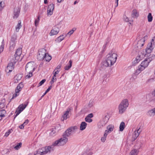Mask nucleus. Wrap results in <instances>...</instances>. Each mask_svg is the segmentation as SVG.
Segmentation results:
<instances>
[{
    "mask_svg": "<svg viewBox=\"0 0 155 155\" xmlns=\"http://www.w3.org/2000/svg\"><path fill=\"white\" fill-rule=\"evenodd\" d=\"M153 16L152 14L150 13H149L147 16L148 21L149 22H151L153 20Z\"/></svg>",
    "mask_w": 155,
    "mask_h": 155,
    "instance_id": "c9c22d12",
    "label": "nucleus"
},
{
    "mask_svg": "<svg viewBox=\"0 0 155 155\" xmlns=\"http://www.w3.org/2000/svg\"><path fill=\"white\" fill-rule=\"evenodd\" d=\"M22 76V75L20 74H17L14 78V83L18 82V81L21 79Z\"/></svg>",
    "mask_w": 155,
    "mask_h": 155,
    "instance_id": "4be33fe9",
    "label": "nucleus"
},
{
    "mask_svg": "<svg viewBox=\"0 0 155 155\" xmlns=\"http://www.w3.org/2000/svg\"><path fill=\"white\" fill-rule=\"evenodd\" d=\"M145 41V37L139 40L137 43V47L138 49H140L144 45Z\"/></svg>",
    "mask_w": 155,
    "mask_h": 155,
    "instance_id": "f3484780",
    "label": "nucleus"
},
{
    "mask_svg": "<svg viewBox=\"0 0 155 155\" xmlns=\"http://www.w3.org/2000/svg\"><path fill=\"white\" fill-rule=\"evenodd\" d=\"M29 121L28 119H27L25 121L23 124H24V125L25 126V125H26L28 123Z\"/></svg>",
    "mask_w": 155,
    "mask_h": 155,
    "instance_id": "4d7b16f0",
    "label": "nucleus"
},
{
    "mask_svg": "<svg viewBox=\"0 0 155 155\" xmlns=\"http://www.w3.org/2000/svg\"><path fill=\"white\" fill-rule=\"evenodd\" d=\"M56 131L55 130H54L53 128L51 129V132L50 133V135L51 136L53 135L54 134V133H55Z\"/></svg>",
    "mask_w": 155,
    "mask_h": 155,
    "instance_id": "8fccbe9b",
    "label": "nucleus"
},
{
    "mask_svg": "<svg viewBox=\"0 0 155 155\" xmlns=\"http://www.w3.org/2000/svg\"><path fill=\"white\" fill-rule=\"evenodd\" d=\"M54 81H55V80L51 79V81H50V84H52L54 83Z\"/></svg>",
    "mask_w": 155,
    "mask_h": 155,
    "instance_id": "338daca9",
    "label": "nucleus"
},
{
    "mask_svg": "<svg viewBox=\"0 0 155 155\" xmlns=\"http://www.w3.org/2000/svg\"><path fill=\"white\" fill-rule=\"evenodd\" d=\"M21 22H20V21H19V22L17 24V25L15 29L16 31L17 32H18L19 29L21 28Z\"/></svg>",
    "mask_w": 155,
    "mask_h": 155,
    "instance_id": "4c0bfd02",
    "label": "nucleus"
},
{
    "mask_svg": "<svg viewBox=\"0 0 155 155\" xmlns=\"http://www.w3.org/2000/svg\"><path fill=\"white\" fill-rule=\"evenodd\" d=\"M93 116V114L91 113L90 114H88L87 116L86 117H87L88 118H92Z\"/></svg>",
    "mask_w": 155,
    "mask_h": 155,
    "instance_id": "6e6d98bb",
    "label": "nucleus"
},
{
    "mask_svg": "<svg viewBox=\"0 0 155 155\" xmlns=\"http://www.w3.org/2000/svg\"><path fill=\"white\" fill-rule=\"evenodd\" d=\"M20 9L18 7L14 8L13 16L14 19L17 18L18 17L20 13Z\"/></svg>",
    "mask_w": 155,
    "mask_h": 155,
    "instance_id": "dca6fc26",
    "label": "nucleus"
},
{
    "mask_svg": "<svg viewBox=\"0 0 155 155\" xmlns=\"http://www.w3.org/2000/svg\"><path fill=\"white\" fill-rule=\"evenodd\" d=\"M114 63L113 62L107 57L106 60L102 62L101 64V68L103 69H104L105 68L107 67H110L114 64Z\"/></svg>",
    "mask_w": 155,
    "mask_h": 155,
    "instance_id": "20e7f679",
    "label": "nucleus"
},
{
    "mask_svg": "<svg viewBox=\"0 0 155 155\" xmlns=\"http://www.w3.org/2000/svg\"><path fill=\"white\" fill-rule=\"evenodd\" d=\"M2 3H3V4L4 3L3 2H2L0 1V6L2 8H1V10L2 8H3V7H4V5H2Z\"/></svg>",
    "mask_w": 155,
    "mask_h": 155,
    "instance_id": "bf43d9fd",
    "label": "nucleus"
},
{
    "mask_svg": "<svg viewBox=\"0 0 155 155\" xmlns=\"http://www.w3.org/2000/svg\"><path fill=\"white\" fill-rule=\"evenodd\" d=\"M16 39V37L15 35L12 36L11 37V41L10 42L11 45H13L15 44Z\"/></svg>",
    "mask_w": 155,
    "mask_h": 155,
    "instance_id": "72a5a7b5",
    "label": "nucleus"
},
{
    "mask_svg": "<svg viewBox=\"0 0 155 155\" xmlns=\"http://www.w3.org/2000/svg\"><path fill=\"white\" fill-rule=\"evenodd\" d=\"M59 71L58 70H56L54 71V70L53 72V74H54V76H55V75L56 76V75L58 74L59 72Z\"/></svg>",
    "mask_w": 155,
    "mask_h": 155,
    "instance_id": "5fc2aeb1",
    "label": "nucleus"
},
{
    "mask_svg": "<svg viewBox=\"0 0 155 155\" xmlns=\"http://www.w3.org/2000/svg\"><path fill=\"white\" fill-rule=\"evenodd\" d=\"M29 102L28 101H26L25 102V104H23L20 105L18 107V109L20 110H21L22 111L28 105Z\"/></svg>",
    "mask_w": 155,
    "mask_h": 155,
    "instance_id": "aec40b11",
    "label": "nucleus"
},
{
    "mask_svg": "<svg viewBox=\"0 0 155 155\" xmlns=\"http://www.w3.org/2000/svg\"><path fill=\"white\" fill-rule=\"evenodd\" d=\"M92 153L91 152L87 151L85 152L81 155H92Z\"/></svg>",
    "mask_w": 155,
    "mask_h": 155,
    "instance_id": "c03bdc74",
    "label": "nucleus"
},
{
    "mask_svg": "<svg viewBox=\"0 0 155 155\" xmlns=\"http://www.w3.org/2000/svg\"><path fill=\"white\" fill-rule=\"evenodd\" d=\"M152 44L151 43L149 45V44L147 45V48L146 49V51H145V52L146 53H150L151 51V48L152 47Z\"/></svg>",
    "mask_w": 155,
    "mask_h": 155,
    "instance_id": "393cba45",
    "label": "nucleus"
},
{
    "mask_svg": "<svg viewBox=\"0 0 155 155\" xmlns=\"http://www.w3.org/2000/svg\"><path fill=\"white\" fill-rule=\"evenodd\" d=\"M119 0H115V3L116 4V5H115V8L117 7L118 5V2Z\"/></svg>",
    "mask_w": 155,
    "mask_h": 155,
    "instance_id": "680f3d73",
    "label": "nucleus"
},
{
    "mask_svg": "<svg viewBox=\"0 0 155 155\" xmlns=\"http://www.w3.org/2000/svg\"><path fill=\"white\" fill-rule=\"evenodd\" d=\"M138 153V151L137 149H134L131 150L129 155H137Z\"/></svg>",
    "mask_w": 155,
    "mask_h": 155,
    "instance_id": "cd10ccee",
    "label": "nucleus"
},
{
    "mask_svg": "<svg viewBox=\"0 0 155 155\" xmlns=\"http://www.w3.org/2000/svg\"><path fill=\"white\" fill-rule=\"evenodd\" d=\"M22 53L21 48H19L16 51L14 55L15 61L16 62L19 59L20 56Z\"/></svg>",
    "mask_w": 155,
    "mask_h": 155,
    "instance_id": "f8f14e48",
    "label": "nucleus"
},
{
    "mask_svg": "<svg viewBox=\"0 0 155 155\" xmlns=\"http://www.w3.org/2000/svg\"><path fill=\"white\" fill-rule=\"evenodd\" d=\"M147 115L151 117L155 115V108L149 110L147 113Z\"/></svg>",
    "mask_w": 155,
    "mask_h": 155,
    "instance_id": "412c9836",
    "label": "nucleus"
},
{
    "mask_svg": "<svg viewBox=\"0 0 155 155\" xmlns=\"http://www.w3.org/2000/svg\"><path fill=\"white\" fill-rule=\"evenodd\" d=\"M54 5L53 4H51L48 5L47 9V14L48 15H51L53 14V11L54 9Z\"/></svg>",
    "mask_w": 155,
    "mask_h": 155,
    "instance_id": "4468645a",
    "label": "nucleus"
},
{
    "mask_svg": "<svg viewBox=\"0 0 155 155\" xmlns=\"http://www.w3.org/2000/svg\"><path fill=\"white\" fill-rule=\"evenodd\" d=\"M62 146V145L59 143V141L58 140L55 141L50 146H46L41 148L44 154H46L47 153H50L51 151H53L54 150V146Z\"/></svg>",
    "mask_w": 155,
    "mask_h": 155,
    "instance_id": "f03ea898",
    "label": "nucleus"
},
{
    "mask_svg": "<svg viewBox=\"0 0 155 155\" xmlns=\"http://www.w3.org/2000/svg\"><path fill=\"white\" fill-rule=\"evenodd\" d=\"M74 32V31L71 30L70 31L68 32L66 35H65V36H66L67 35H68L69 36H70Z\"/></svg>",
    "mask_w": 155,
    "mask_h": 155,
    "instance_id": "3c124183",
    "label": "nucleus"
},
{
    "mask_svg": "<svg viewBox=\"0 0 155 155\" xmlns=\"http://www.w3.org/2000/svg\"><path fill=\"white\" fill-rule=\"evenodd\" d=\"M33 62L31 61L27 64L25 66L26 72L34 71L35 70V68Z\"/></svg>",
    "mask_w": 155,
    "mask_h": 155,
    "instance_id": "0eeeda50",
    "label": "nucleus"
},
{
    "mask_svg": "<svg viewBox=\"0 0 155 155\" xmlns=\"http://www.w3.org/2000/svg\"><path fill=\"white\" fill-rule=\"evenodd\" d=\"M142 68L141 66H139L138 67L137 70H136V71L135 73L136 74H139L141 71H143V70H142Z\"/></svg>",
    "mask_w": 155,
    "mask_h": 155,
    "instance_id": "e433bc0d",
    "label": "nucleus"
},
{
    "mask_svg": "<svg viewBox=\"0 0 155 155\" xmlns=\"http://www.w3.org/2000/svg\"><path fill=\"white\" fill-rule=\"evenodd\" d=\"M108 134L104 132L103 136L101 138V140L103 142H104L106 140V138Z\"/></svg>",
    "mask_w": 155,
    "mask_h": 155,
    "instance_id": "7c9ffc66",
    "label": "nucleus"
},
{
    "mask_svg": "<svg viewBox=\"0 0 155 155\" xmlns=\"http://www.w3.org/2000/svg\"><path fill=\"white\" fill-rule=\"evenodd\" d=\"M16 61H15L14 59H12L11 60V62L8 64L5 69V71L8 73L11 72L12 70L14 69V64H15Z\"/></svg>",
    "mask_w": 155,
    "mask_h": 155,
    "instance_id": "6e6552de",
    "label": "nucleus"
},
{
    "mask_svg": "<svg viewBox=\"0 0 155 155\" xmlns=\"http://www.w3.org/2000/svg\"><path fill=\"white\" fill-rule=\"evenodd\" d=\"M70 108H68L67 110L65 112L64 114L63 115L61 118V120L63 121L64 120H66L67 118H69L70 117L69 114L71 111Z\"/></svg>",
    "mask_w": 155,
    "mask_h": 155,
    "instance_id": "ddd939ff",
    "label": "nucleus"
},
{
    "mask_svg": "<svg viewBox=\"0 0 155 155\" xmlns=\"http://www.w3.org/2000/svg\"><path fill=\"white\" fill-rule=\"evenodd\" d=\"M46 53L45 49L42 48L40 49L37 54V58L39 60H45V56Z\"/></svg>",
    "mask_w": 155,
    "mask_h": 155,
    "instance_id": "39448f33",
    "label": "nucleus"
},
{
    "mask_svg": "<svg viewBox=\"0 0 155 155\" xmlns=\"http://www.w3.org/2000/svg\"><path fill=\"white\" fill-rule=\"evenodd\" d=\"M78 130L77 126L71 127L68 128L64 133L62 137L59 139V143L64 145L68 141V137L73 135Z\"/></svg>",
    "mask_w": 155,
    "mask_h": 155,
    "instance_id": "f257e3e1",
    "label": "nucleus"
},
{
    "mask_svg": "<svg viewBox=\"0 0 155 155\" xmlns=\"http://www.w3.org/2000/svg\"><path fill=\"white\" fill-rule=\"evenodd\" d=\"M23 87L24 85L22 82H21L18 84L15 89V92L16 94L15 95H13V97H12L11 100H12L14 97H16L17 96L19 95V94H18L19 92V91H20L21 90L22 88ZM10 101H10L9 102H10Z\"/></svg>",
    "mask_w": 155,
    "mask_h": 155,
    "instance_id": "1a4fd4ad",
    "label": "nucleus"
},
{
    "mask_svg": "<svg viewBox=\"0 0 155 155\" xmlns=\"http://www.w3.org/2000/svg\"><path fill=\"white\" fill-rule=\"evenodd\" d=\"M138 16V13L136 9L133 10L132 11V16L133 18L137 17Z\"/></svg>",
    "mask_w": 155,
    "mask_h": 155,
    "instance_id": "2f4dec72",
    "label": "nucleus"
},
{
    "mask_svg": "<svg viewBox=\"0 0 155 155\" xmlns=\"http://www.w3.org/2000/svg\"><path fill=\"white\" fill-rule=\"evenodd\" d=\"M69 65L66 66L64 68V69L65 70H68L71 67L72 64V61L71 60H70L69 62Z\"/></svg>",
    "mask_w": 155,
    "mask_h": 155,
    "instance_id": "a878e982",
    "label": "nucleus"
},
{
    "mask_svg": "<svg viewBox=\"0 0 155 155\" xmlns=\"http://www.w3.org/2000/svg\"><path fill=\"white\" fill-rule=\"evenodd\" d=\"M33 71H31L29 72H26L25 74H26L25 77L26 78H29L31 77L32 76V72Z\"/></svg>",
    "mask_w": 155,
    "mask_h": 155,
    "instance_id": "f704fd0d",
    "label": "nucleus"
},
{
    "mask_svg": "<svg viewBox=\"0 0 155 155\" xmlns=\"http://www.w3.org/2000/svg\"><path fill=\"white\" fill-rule=\"evenodd\" d=\"M123 19L124 20L128 22L129 21V19L125 15L124 16Z\"/></svg>",
    "mask_w": 155,
    "mask_h": 155,
    "instance_id": "864d4df0",
    "label": "nucleus"
},
{
    "mask_svg": "<svg viewBox=\"0 0 155 155\" xmlns=\"http://www.w3.org/2000/svg\"><path fill=\"white\" fill-rule=\"evenodd\" d=\"M22 112L21 110H20L19 109V110H16V112H17L19 114H20Z\"/></svg>",
    "mask_w": 155,
    "mask_h": 155,
    "instance_id": "0e129e2a",
    "label": "nucleus"
},
{
    "mask_svg": "<svg viewBox=\"0 0 155 155\" xmlns=\"http://www.w3.org/2000/svg\"><path fill=\"white\" fill-rule=\"evenodd\" d=\"M43 151L42 150L41 148V149H38L37 151V153L36 154H35L34 155H44V153H43Z\"/></svg>",
    "mask_w": 155,
    "mask_h": 155,
    "instance_id": "473e14b6",
    "label": "nucleus"
},
{
    "mask_svg": "<svg viewBox=\"0 0 155 155\" xmlns=\"http://www.w3.org/2000/svg\"><path fill=\"white\" fill-rule=\"evenodd\" d=\"M24 124H22L20 126H19V128L21 129H23L24 128Z\"/></svg>",
    "mask_w": 155,
    "mask_h": 155,
    "instance_id": "e2e57ef3",
    "label": "nucleus"
},
{
    "mask_svg": "<svg viewBox=\"0 0 155 155\" xmlns=\"http://www.w3.org/2000/svg\"><path fill=\"white\" fill-rule=\"evenodd\" d=\"M5 105L4 103H1L0 104V108L2 109L5 107Z\"/></svg>",
    "mask_w": 155,
    "mask_h": 155,
    "instance_id": "603ef678",
    "label": "nucleus"
},
{
    "mask_svg": "<svg viewBox=\"0 0 155 155\" xmlns=\"http://www.w3.org/2000/svg\"><path fill=\"white\" fill-rule=\"evenodd\" d=\"M144 58V56L140 55L138 54L136 58V61L135 63H138L140 60H141L143 58Z\"/></svg>",
    "mask_w": 155,
    "mask_h": 155,
    "instance_id": "b1692460",
    "label": "nucleus"
},
{
    "mask_svg": "<svg viewBox=\"0 0 155 155\" xmlns=\"http://www.w3.org/2000/svg\"><path fill=\"white\" fill-rule=\"evenodd\" d=\"M111 52V53H109L107 56L113 62L115 63L117 58V55L115 53H112Z\"/></svg>",
    "mask_w": 155,
    "mask_h": 155,
    "instance_id": "9b49d317",
    "label": "nucleus"
},
{
    "mask_svg": "<svg viewBox=\"0 0 155 155\" xmlns=\"http://www.w3.org/2000/svg\"><path fill=\"white\" fill-rule=\"evenodd\" d=\"M61 65H59L58 66H57V67L56 68L54 69V71H55L57 69H60L61 68Z\"/></svg>",
    "mask_w": 155,
    "mask_h": 155,
    "instance_id": "052dcab7",
    "label": "nucleus"
},
{
    "mask_svg": "<svg viewBox=\"0 0 155 155\" xmlns=\"http://www.w3.org/2000/svg\"><path fill=\"white\" fill-rule=\"evenodd\" d=\"M12 129L9 130L5 134V136L7 137L9 134L12 132Z\"/></svg>",
    "mask_w": 155,
    "mask_h": 155,
    "instance_id": "37998d69",
    "label": "nucleus"
},
{
    "mask_svg": "<svg viewBox=\"0 0 155 155\" xmlns=\"http://www.w3.org/2000/svg\"><path fill=\"white\" fill-rule=\"evenodd\" d=\"M87 124L85 122H81L80 126V129L81 130H83L85 129L87 126Z\"/></svg>",
    "mask_w": 155,
    "mask_h": 155,
    "instance_id": "5701e85b",
    "label": "nucleus"
},
{
    "mask_svg": "<svg viewBox=\"0 0 155 155\" xmlns=\"http://www.w3.org/2000/svg\"><path fill=\"white\" fill-rule=\"evenodd\" d=\"M51 87H52L51 86H50L48 87V88L47 89V90L45 91L46 92V93L50 91V90H51Z\"/></svg>",
    "mask_w": 155,
    "mask_h": 155,
    "instance_id": "13d9d810",
    "label": "nucleus"
},
{
    "mask_svg": "<svg viewBox=\"0 0 155 155\" xmlns=\"http://www.w3.org/2000/svg\"><path fill=\"white\" fill-rule=\"evenodd\" d=\"M149 61H148L147 59H145L144 61H143L141 64L139 65L141 66L142 68V70H144L148 65Z\"/></svg>",
    "mask_w": 155,
    "mask_h": 155,
    "instance_id": "a211bd4d",
    "label": "nucleus"
},
{
    "mask_svg": "<svg viewBox=\"0 0 155 155\" xmlns=\"http://www.w3.org/2000/svg\"><path fill=\"white\" fill-rule=\"evenodd\" d=\"M108 116H105L97 124L98 127L99 128H101L104 126L107 123L109 120Z\"/></svg>",
    "mask_w": 155,
    "mask_h": 155,
    "instance_id": "423d86ee",
    "label": "nucleus"
},
{
    "mask_svg": "<svg viewBox=\"0 0 155 155\" xmlns=\"http://www.w3.org/2000/svg\"><path fill=\"white\" fill-rule=\"evenodd\" d=\"M129 105L128 101L125 99L122 101L118 106L119 113L122 114L124 112Z\"/></svg>",
    "mask_w": 155,
    "mask_h": 155,
    "instance_id": "7ed1b4c3",
    "label": "nucleus"
},
{
    "mask_svg": "<svg viewBox=\"0 0 155 155\" xmlns=\"http://www.w3.org/2000/svg\"><path fill=\"white\" fill-rule=\"evenodd\" d=\"M146 52H145V51L144 50L141 51H139L138 52V55H142L144 56V57H145V55H146Z\"/></svg>",
    "mask_w": 155,
    "mask_h": 155,
    "instance_id": "a19ab883",
    "label": "nucleus"
},
{
    "mask_svg": "<svg viewBox=\"0 0 155 155\" xmlns=\"http://www.w3.org/2000/svg\"><path fill=\"white\" fill-rule=\"evenodd\" d=\"M106 128L107 130L104 132L108 134L113 131L114 128V126L112 124H110L107 126Z\"/></svg>",
    "mask_w": 155,
    "mask_h": 155,
    "instance_id": "6ab92c4d",
    "label": "nucleus"
},
{
    "mask_svg": "<svg viewBox=\"0 0 155 155\" xmlns=\"http://www.w3.org/2000/svg\"><path fill=\"white\" fill-rule=\"evenodd\" d=\"M65 37H65L64 36V35H60L55 40V41L58 42H59L63 40Z\"/></svg>",
    "mask_w": 155,
    "mask_h": 155,
    "instance_id": "c85d7f7f",
    "label": "nucleus"
},
{
    "mask_svg": "<svg viewBox=\"0 0 155 155\" xmlns=\"http://www.w3.org/2000/svg\"><path fill=\"white\" fill-rule=\"evenodd\" d=\"M15 113H16V114L15 115V116L14 118V120L15 119V117L18 116V114H19L18 113H17V112H15Z\"/></svg>",
    "mask_w": 155,
    "mask_h": 155,
    "instance_id": "774afa93",
    "label": "nucleus"
},
{
    "mask_svg": "<svg viewBox=\"0 0 155 155\" xmlns=\"http://www.w3.org/2000/svg\"><path fill=\"white\" fill-rule=\"evenodd\" d=\"M85 120L86 122L89 123H91L92 121V119L90 118H87L86 117L85 118Z\"/></svg>",
    "mask_w": 155,
    "mask_h": 155,
    "instance_id": "09e8293b",
    "label": "nucleus"
},
{
    "mask_svg": "<svg viewBox=\"0 0 155 155\" xmlns=\"http://www.w3.org/2000/svg\"><path fill=\"white\" fill-rule=\"evenodd\" d=\"M59 28L58 25H56L54 26L52 29L49 33L50 36H52L57 35L59 31Z\"/></svg>",
    "mask_w": 155,
    "mask_h": 155,
    "instance_id": "9d476101",
    "label": "nucleus"
},
{
    "mask_svg": "<svg viewBox=\"0 0 155 155\" xmlns=\"http://www.w3.org/2000/svg\"><path fill=\"white\" fill-rule=\"evenodd\" d=\"M22 144V143L20 142L18 143L17 145L14 147V148L16 150H18L21 147Z\"/></svg>",
    "mask_w": 155,
    "mask_h": 155,
    "instance_id": "58836bf2",
    "label": "nucleus"
},
{
    "mask_svg": "<svg viewBox=\"0 0 155 155\" xmlns=\"http://www.w3.org/2000/svg\"><path fill=\"white\" fill-rule=\"evenodd\" d=\"M56 76L55 75V76H54V75L53 76V77L52 78V79L56 81L57 80L56 78H55Z\"/></svg>",
    "mask_w": 155,
    "mask_h": 155,
    "instance_id": "69168bd1",
    "label": "nucleus"
},
{
    "mask_svg": "<svg viewBox=\"0 0 155 155\" xmlns=\"http://www.w3.org/2000/svg\"><path fill=\"white\" fill-rule=\"evenodd\" d=\"M125 127V123L123 121L122 122L120 123V127H119L120 131H123L124 130V129Z\"/></svg>",
    "mask_w": 155,
    "mask_h": 155,
    "instance_id": "bb28decb",
    "label": "nucleus"
},
{
    "mask_svg": "<svg viewBox=\"0 0 155 155\" xmlns=\"http://www.w3.org/2000/svg\"><path fill=\"white\" fill-rule=\"evenodd\" d=\"M6 113V111L4 110H1V115L0 117H4L5 116V115L4 114Z\"/></svg>",
    "mask_w": 155,
    "mask_h": 155,
    "instance_id": "79ce46f5",
    "label": "nucleus"
},
{
    "mask_svg": "<svg viewBox=\"0 0 155 155\" xmlns=\"http://www.w3.org/2000/svg\"><path fill=\"white\" fill-rule=\"evenodd\" d=\"M93 102L92 101H90L88 105V107L89 108H90L93 106Z\"/></svg>",
    "mask_w": 155,
    "mask_h": 155,
    "instance_id": "de8ad7c7",
    "label": "nucleus"
},
{
    "mask_svg": "<svg viewBox=\"0 0 155 155\" xmlns=\"http://www.w3.org/2000/svg\"><path fill=\"white\" fill-rule=\"evenodd\" d=\"M46 80L45 79H44L42 80L38 84V86L39 87L41 85H42L45 81Z\"/></svg>",
    "mask_w": 155,
    "mask_h": 155,
    "instance_id": "49530a36",
    "label": "nucleus"
},
{
    "mask_svg": "<svg viewBox=\"0 0 155 155\" xmlns=\"http://www.w3.org/2000/svg\"><path fill=\"white\" fill-rule=\"evenodd\" d=\"M4 40L2 42V44L0 46V53L3 51L4 48Z\"/></svg>",
    "mask_w": 155,
    "mask_h": 155,
    "instance_id": "ea45409f",
    "label": "nucleus"
},
{
    "mask_svg": "<svg viewBox=\"0 0 155 155\" xmlns=\"http://www.w3.org/2000/svg\"><path fill=\"white\" fill-rule=\"evenodd\" d=\"M44 56H45V59L47 61H49L51 59V56L48 54H47L46 53Z\"/></svg>",
    "mask_w": 155,
    "mask_h": 155,
    "instance_id": "c756f323",
    "label": "nucleus"
},
{
    "mask_svg": "<svg viewBox=\"0 0 155 155\" xmlns=\"http://www.w3.org/2000/svg\"><path fill=\"white\" fill-rule=\"evenodd\" d=\"M39 16H38V17L35 20V26H36L38 24V23L39 22Z\"/></svg>",
    "mask_w": 155,
    "mask_h": 155,
    "instance_id": "a18cd8bd",
    "label": "nucleus"
},
{
    "mask_svg": "<svg viewBox=\"0 0 155 155\" xmlns=\"http://www.w3.org/2000/svg\"><path fill=\"white\" fill-rule=\"evenodd\" d=\"M141 131V130L140 129V127L138 128L137 127V130L135 131L134 133L133 134V137L134 139V140H136V139L137 137L139 136L140 133Z\"/></svg>",
    "mask_w": 155,
    "mask_h": 155,
    "instance_id": "2eb2a0df",
    "label": "nucleus"
}]
</instances>
